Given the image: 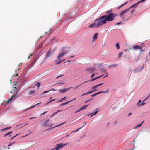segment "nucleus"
<instances>
[{
  "label": "nucleus",
  "instance_id": "obj_1",
  "mask_svg": "<svg viewBox=\"0 0 150 150\" xmlns=\"http://www.w3.org/2000/svg\"><path fill=\"white\" fill-rule=\"evenodd\" d=\"M116 14L114 13H110L108 15L103 16L99 19L95 20L94 23L91 24L89 28H92L95 26L98 28L106 23L107 22L110 21L114 20Z\"/></svg>",
  "mask_w": 150,
  "mask_h": 150
},
{
  "label": "nucleus",
  "instance_id": "obj_2",
  "mask_svg": "<svg viewBox=\"0 0 150 150\" xmlns=\"http://www.w3.org/2000/svg\"><path fill=\"white\" fill-rule=\"evenodd\" d=\"M129 8L126 9L123 11L122 12L120 13V17L122 19H124L127 17V13L129 11Z\"/></svg>",
  "mask_w": 150,
  "mask_h": 150
},
{
  "label": "nucleus",
  "instance_id": "obj_3",
  "mask_svg": "<svg viewBox=\"0 0 150 150\" xmlns=\"http://www.w3.org/2000/svg\"><path fill=\"white\" fill-rule=\"evenodd\" d=\"M68 143H65L63 144L62 143L58 144L55 146V148H53L54 150H59V149L63 148L64 146L67 145Z\"/></svg>",
  "mask_w": 150,
  "mask_h": 150
},
{
  "label": "nucleus",
  "instance_id": "obj_4",
  "mask_svg": "<svg viewBox=\"0 0 150 150\" xmlns=\"http://www.w3.org/2000/svg\"><path fill=\"white\" fill-rule=\"evenodd\" d=\"M71 87L67 88L62 89H60L59 90V93H63L66 92L67 91L71 89Z\"/></svg>",
  "mask_w": 150,
  "mask_h": 150
},
{
  "label": "nucleus",
  "instance_id": "obj_5",
  "mask_svg": "<svg viewBox=\"0 0 150 150\" xmlns=\"http://www.w3.org/2000/svg\"><path fill=\"white\" fill-rule=\"evenodd\" d=\"M53 52V51L52 50H48L47 53L45 57V59H47L49 57H50L51 55L52 54Z\"/></svg>",
  "mask_w": 150,
  "mask_h": 150
},
{
  "label": "nucleus",
  "instance_id": "obj_6",
  "mask_svg": "<svg viewBox=\"0 0 150 150\" xmlns=\"http://www.w3.org/2000/svg\"><path fill=\"white\" fill-rule=\"evenodd\" d=\"M49 121V119H47L46 120H45L43 121V124L42 125V126H49L52 125V124L48 125V122Z\"/></svg>",
  "mask_w": 150,
  "mask_h": 150
},
{
  "label": "nucleus",
  "instance_id": "obj_7",
  "mask_svg": "<svg viewBox=\"0 0 150 150\" xmlns=\"http://www.w3.org/2000/svg\"><path fill=\"white\" fill-rule=\"evenodd\" d=\"M67 52H64L62 53L59 54L57 57V59H60L61 57L64 56V55L67 54Z\"/></svg>",
  "mask_w": 150,
  "mask_h": 150
},
{
  "label": "nucleus",
  "instance_id": "obj_8",
  "mask_svg": "<svg viewBox=\"0 0 150 150\" xmlns=\"http://www.w3.org/2000/svg\"><path fill=\"white\" fill-rule=\"evenodd\" d=\"M142 47L139 46V45H136L133 47V48L134 49H139L140 50V51L141 52H142L144 50L142 49Z\"/></svg>",
  "mask_w": 150,
  "mask_h": 150
},
{
  "label": "nucleus",
  "instance_id": "obj_9",
  "mask_svg": "<svg viewBox=\"0 0 150 150\" xmlns=\"http://www.w3.org/2000/svg\"><path fill=\"white\" fill-rule=\"evenodd\" d=\"M103 76V75H101V76H98V77H97L94 78H93L91 80H89V81H85L84 82H83L82 83V84H84V83H85L87 82L88 81H95V80L97 79L102 77Z\"/></svg>",
  "mask_w": 150,
  "mask_h": 150
},
{
  "label": "nucleus",
  "instance_id": "obj_10",
  "mask_svg": "<svg viewBox=\"0 0 150 150\" xmlns=\"http://www.w3.org/2000/svg\"><path fill=\"white\" fill-rule=\"evenodd\" d=\"M95 69V68L93 67H90V68H88L86 69V71H89L90 72H93L94 71V70Z\"/></svg>",
  "mask_w": 150,
  "mask_h": 150
},
{
  "label": "nucleus",
  "instance_id": "obj_11",
  "mask_svg": "<svg viewBox=\"0 0 150 150\" xmlns=\"http://www.w3.org/2000/svg\"><path fill=\"white\" fill-rule=\"evenodd\" d=\"M75 99H76V98H75L73 100H70V101L67 102H65V103H62L61 104V105H60L61 106H63V105H65L69 103L70 102H72L73 101L75 100Z\"/></svg>",
  "mask_w": 150,
  "mask_h": 150
},
{
  "label": "nucleus",
  "instance_id": "obj_12",
  "mask_svg": "<svg viewBox=\"0 0 150 150\" xmlns=\"http://www.w3.org/2000/svg\"><path fill=\"white\" fill-rule=\"evenodd\" d=\"M103 83H100V84H98V85H96L94 86H93L92 88V89H94V90H96V89H95V88H96L97 87H98V86H100L102 85Z\"/></svg>",
  "mask_w": 150,
  "mask_h": 150
},
{
  "label": "nucleus",
  "instance_id": "obj_13",
  "mask_svg": "<svg viewBox=\"0 0 150 150\" xmlns=\"http://www.w3.org/2000/svg\"><path fill=\"white\" fill-rule=\"evenodd\" d=\"M98 34L96 33L94 35L93 37V41H95L97 38Z\"/></svg>",
  "mask_w": 150,
  "mask_h": 150
},
{
  "label": "nucleus",
  "instance_id": "obj_14",
  "mask_svg": "<svg viewBox=\"0 0 150 150\" xmlns=\"http://www.w3.org/2000/svg\"><path fill=\"white\" fill-rule=\"evenodd\" d=\"M96 90H93V91H89L88 92H87L84 93L83 94H82L81 95V96H83L85 95H87V94H90V93H92L93 92H94V91H96Z\"/></svg>",
  "mask_w": 150,
  "mask_h": 150
},
{
  "label": "nucleus",
  "instance_id": "obj_15",
  "mask_svg": "<svg viewBox=\"0 0 150 150\" xmlns=\"http://www.w3.org/2000/svg\"><path fill=\"white\" fill-rule=\"evenodd\" d=\"M143 122H144V121H143L142 123H140V124H139L138 125H137L135 127H134V129H136V128H139V127H140L141 126V125H142V124L143 123Z\"/></svg>",
  "mask_w": 150,
  "mask_h": 150
},
{
  "label": "nucleus",
  "instance_id": "obj_16",
  "mask_svg": "<svg viewBox=\"0 0 150 150\" xmlns=\"http://www.w3.org/2000/svg\"><path fill=\"white\" fill-rule=\"evenodd\" d=\"M139 3L138 2H137V3L133 5H132L129 8H129V10H130V9L134 7L135 6H136Z\"/></svg>",
  "mask_w": 150,
  "mask_h": 150
},
{
  "label": "nucleus",
  "instance_id": "obj_17",
  "mask_svg": "<svg viewBox=\"0 0 150 150\" xmlns=\"http://www.w3.org/2000/svg\"><path fill=\"white\" fill-rule=\"evenodd\" d=\"M89 105H86L83 107H81L80 109L81 110H83L85 109Z\"/></svg>",
  "mask_w": 150,
  "mask_h": 150
},
{
  "label": "nucleus",
  "instance_id": "obj_18",
  "mask_svg": "<svg viewBox=\"0 0 150 150\" xmlns=\"http://www.w3.org/2000/svg\"><path fill=\"white\" fill-rule=\"evenodd\" d=\"M35 92V90L30 91L29 92V94L30 95H31L33 94H34Z\"/></svg>",
  "mask_w": 150,
  "mask_h": 150
},
{
  "label": "nucleus",
  "instance_id": "obj_19",
  "mask_svg": "<svg viewBox=\"0 0 150 150\" xmlns=\"http://www.w3.org/2000/svg\"><path fill=\"white\" fill-rule=\"evenodd\" d=\"M98 111H96V112H93L91 114L92 115L91 116V117H92V116L93 115H95L96 114L97 112H98ZM91 115V114H88L87 115L89 116V115Z\"/></svg>",
  "mask_w": 150,
  "mask_h": 150
},
{
  "label": "nucleus",
  "instance_id": "obj_20",
  "mask_svg": "<svg viewBox=\"0 0 150 150\" xmlns=\"http://www.w3.org/2000/svg\"><path fill=\"white\" fill-rule=\"evenodd\" d=\"M16 96L15 95H13L11 98H9L8 100L9 101H10L14 98Z\"/></svg>",
  "mask_w": 150,
  "mask_h": 150
},
{
  "label": "nucleus",
  "instance_id": "obj_21",
  "mask_svg": "<svg viewBox=\"0 0 150 150\" xmlns=\"http://www.w3.org/2000/svg\"><path fill=\"white\" fill-rule=\"evenodd\" d=\"M16 96L15 95H13L11 98H9L8 100L9 101H10L14 98Z\"/></svg>",
  "mask_w": 150,
  "mask_h": 150
},
{
  "label": "nucleus",
  "instance_id": "obj_22",
  "mask_svg": "<svg viewBox=\"0 0 150 150\" xmlns=\"http://www.w3.org/2000/svg\"><path fill=\"white\" fill-rule=\"evenodd\" d=\"M84 126V125H83L81 127L76 129V130H75V131H72L71 132V133H73V132H76L78 131L79 129H80L82 127H83Z\"/></svg>",
  "mask_w": 150,
  "mask_h": 150
},
{
  "label": "nucleus",
  "instance_id": "obj_23",
  "mask_svg": "<svg viewBox=\"0 0 150 150\" xmlns=\"http://www.w3.org/2000/svg\"><path fill=\"white\" fill-rule=\"evenodd\" d=\"M16 143V142H12L11 143H10L8 144V146H10L11 145H12L13 144H14V143Z\"/></svg>",
  "mask_w": 150,
  "mask_h": 150
},
{
  "label": "nucleus",
  "instance_id": "obj_24",
  "mask_svg": "<svg viewBox=\"0 0 150 150\" xmlns=\"http://www.w3.org/2000/svg\"><path fill=\"white\" fill-rule=\"evenodd\" d=\"M134 9H133L130 11L129 13H130L132 14V15H133V13L134 12Z\"/></svg>",
  "mask_w": 150,
  "mask_h": 150
},
{
  "label": "nucleus",
  "instance_id": "obj_25",
  "mask_svg": "<svg viewBox=\"0 0 150 150\" xmlns=\"http://www.w3.org/2000/svg\"><path fill=\"white\" fill-rule=\"evenodd\" d=\"M123 53V52H120L119 53V54H118L119 58L120 57L122 56V55Z\"/></svg>",
  "mask_w": 150,
  "mask_h": 150
},
{
  "label": "nucleus",
  "instance_id": "obj_26",
  "mask_svg": "<svg viewBox=\"0 0 150 150\" xmlns=\"http://www.w3.org/2000/svg\"><path fill=\"white\" fill-rule=\"evenodd\" d=\"M65 60V59H63V60H60V61H59L57 63H56V64H59L60 63H61L62 62L64 61V60Z\"/></svg>",
  "mask_w": 150,
  "mask_h": 150
},
{
  "label": "nucleus",
  "instance_id": "obj_27",
  "mask_svg": "<svg viewBox=\"0 0 150 150\" xmlns=\"http://www.w3.org/2000/svg\"><path fill=\"white\" fill-rule=\"evenodd\" d=\"M11 128V127H6V128H5L4 129H3V130H4V131L6 130H8V129H10Z\"/></svg>",
  "mask_w": 150,
  "mask_h": 150
},
{
  "label": "nucleus",
  "instance_id": "obj_28",
  "mask_svg": "<svg viewBox=\"0 0 150 150\" xmlns=\"http://www.w3.org/2000/svg\"><path fill=\"white\" fill-rule=\"evenodd\" d=\"M116 47L117 49H119L120 48V46L119 43H117L116 44Z\"/></svg>",
  "mask_w": 150,
  "mask_h": 150
},
{
  "label": "nucleus",
  "instance_id": "obj_29",
  "mask_svg": "<svg viewBox=\"0 0 150 150\" xmlns=\"http://www.w3.org/2000/svg\"><path fill=\"white\" fill-rule=\"evenodd\" d=\"M36 85L38 87V88L40 85V83L38 82L37 83Z\"/></svg>",
  "mask_w": 150,
  "mask_h": 150
},
{
  "label": "nucleus",
  "instance_id": "obj_30",
  "mask_svg": "<svg viewBox=\"0 0 150 150\" xmlns=\"http://www.w3.org/2000/svg\"><path fill=\"white\" fill-rule=\"evenodd\" d=\"M67 98L66 97H64V98H62L61 100H60L59 102H61L63 100H64V99H66Z\"/></svg>",
  "mask_w": 150,
  "mask_h": 150
},
{
  "label": "nucleus",
  "instance_id": "obj_31",
  "mask_svg": "<svg viewBox=\"0 0 150 150\" xmlns=\"http://www.w3.org/2000/svg\"><path fill=\"white\" fill-rule=\"evenodd\" d=\"M111 65H112V67H116L118 65V64H112Z\"/></svg>",
  "mask_w": 150,
  "mask_h": 150
},
{
  "label": "nucleus",
  "instance_id": "obj_32",
  "mask_svg": "<svg viewBox=\"0 0 150 150\" xmlns=\"http://www.w3.org/2000/svg\"><path fill=\"white\" fill-rule=\"evenodd\" d=\"M12 131H11V132H8V133H7L5 135V136H7L10 134H11V133H12Z\"/></svg>",
  "mask_w": 150,
  "mask_h": 150
},
{
  "label": "nucleus",
  "instance_id": "obj_33",
  "mask_svg": "<svg viewBox=\"0 0 150 150\" xmlns=\"http://www.w3.org/2000/svg\"><path fill=\"white\" fill-rule=\"evenodd\" d=\"M127 2H126L124 4H122L119 8H121V7L123 6H124L126 4H127Z\"/></svg>",
  "mask_w": 150,
  "mask_h": 150
},
{
  "label": "nucleus",
  "instance_id": "obj_34",
  "mask_svg": "<svg viewBox=\"0 0 150 150\" xmlns=\"http://www.w3.org/2000/svg\"><path fill=\"white\" fill-rule=\"evenodd\" d=\"M64 123H65V122H63V123H61V124H59V125H57V126H55V127H53V128H54L55 127H58V126H59V125H62V124H64Z\"/></svg>",
  "mask_w": 150,
  "mask_h": 150
},
{
  "label": "nucleus",
  "instance_id": "obj_35",
  "mask_svg": "<svg viewBox=\"0 0 150 150\" xmlns=\"http://www.w3.org/2000/svg\"><path fill=\"white\" fill-rule=\"evenodd\" d=\"M103 91H99V92H98L96 93V95H97L98 94H100L101 93H103Z\"/></svg>",
  "mask_w": 150,
  "mask_h": 150
},
{
  "label": "nucleus",
  "instance_id": "obj_36",
  "mask_svg": "<svg viewBox=\"0 0 150 150\" xmlns=\"http://www.w3.org/2000/svg\"><path fill=\"white\" fill-rule=\"evenodd\" d=\"M143 101L142 102V103L139 104V106H142V105H144L145 104V103H143Z\"/></svg>",
  "mask_w": 150,
  "mask_h": 150
},
{
  "label": "nucleus",
  "instance_id": "obj_37",
  "mask_svg": "<svg viewBox=\"0 0 150 150\" xmlns=\"http://www.w3.org/2000/svg\"><path fill=\"white\" fill-rule=\"evenodd\" d=\"M62 111V110H58L56 112L54 113L53 114V115H54L56 114L57 113L60 112Z\"/></svg>",
  "mask_w": 150,
  "mask_h": 150
},
{
  "label": "nucleus",
  "instance_id": "obj_38",
  "mask_svg": "<svg viewBox=\"0 0 150 150\" xmlns=\"http://www.w3.org/2000/svg\"><path fill=\"white\" fill-rule=\"evenodd\" d=\"M112 11V10H110L109 11H106V13L108 14V13H109L111 12Z\"/></svg>",
  "mask_w": 150,
  "mask_h": 150
},
{
  "label": "nucleus",
  "instance_id": "obj_39",
  "mask_svg": "<svg viewBox=\"0 0 150 150\" xmlns=\"http://www.w3.org/2000/svg\"><path fill=\"white\" fill-rule=\"evenodd\" d=\"M49 91H50V90H48V91H45L43 93V94L45 93H47Z\"/></svg>",
  "mask_w": 150,
  "mask_h": 150
},
{
  "label": "nucleus",
  "instance_id": "obj_40",
  "mask_svg": "<svg viewBox=\"0 0 150 150\" xmlns=\"http://www.w3.org/2000/svg\"><path fill=\"white\" fill-rule=\"evenodd\" d=\"M150 96V94L149 95V96L146 97L144 100L143 102L145 101L148 98V97Z\"/></svg>",
  "mask_w": 150,
  "mask_h": 150
},
{
  "label": "nucleus",
  "instance_id": "obj_41",
  "mask_svg": "<svg viewBox=\"0 0 150 150\" xmlns=\"http://www.w3.org/2000/svg\"><path fill=\"white\" fill-rule=\"evenodd\" d=\"M47 111H45V112H44L43 113L41 114V115H43L45 114L46 113H47Z\"/></svg>",
  "mask_w": 150,
  "mask_h": 150
},
{
  "label": "nucleus",
  "instance_id": "obj_42",
  "mask_svg": "<svg viewBox=\"0 0 150 150\" xmlns=\"http://www.w3.org/2000/svg\"><path fill=\"white\" fill-rule=\"evenodd\" d=\"M35 106H36V105H33V106H31V107H30L29 109H31V108H34V107H35Z\"/></svg>",
  "mask_w": 150,
  "mask_h": 150
},
{
  "label": "nucleus",
  "instance_id": "obj_43",
  "mask_svg": "<svg viewBox=\"0 0 150 150\" xmlns=\"http://www.w3.org/2000/svg\"><path fill=\"white\" fill-rule=\"evenodd\" d=\"M145 0H141L138 2H139V3L140 2H142L144 1Z\"/></svg>",
  "mask_w": 150,
  "mask_h": 150
},
{
  "label": "nucleus",
  "instance_id": "obj_44",
  "mask_svg": "<svg viewBox=\"0 0 150 150\" xmlns=\"http://www.w3.org/2000/svg\"><path fill=\"white\" fill-rule=\"evenodd\" d=\"M64 76V75H63V74L59 76H58V77H57V78H58L59 77L63 76Z\"/></svg>",
  "mask_w": 150,
  "mask_h": 150
},
{
  "label": "nucleus",
  "instance_id": "obj_45",
  "mask_svg": "<svg viewBox=\"0 0 150 150\" xmlns=\"http://www.w3.org/2000/svg\"><path fill=\"white\" fill-rule=\"evenodd\" d=\"M80 110H80V109H78V110H77L76 112L75 113H77L79 112Z\"/></svg>",
  "mask_w": 150,
  "mask_h": 150
},
{
  "label": "nucleus",
  "instance_id": "obj_46",
  "mask_svg": "<svg viewBox=\"0 0 150 150\" xmlns=\"http://www.w3.org/2000/svg\"><path fill=\"white\" fill-rule=\"evenodd\" d=\"M122 22H118V23H116V24L117 25H119V24H122Z\"/></svg>",
  "mask_w": 150,
  "mask_h": 150
},
{
  "label": "nucleus",
  "instance_id": "obj_47",
  "mask_svg": "<svg viewBox=\"0 0 150 150\" xmlns=\"http://www.w3.org/2000/svg\"><path fill=\"white\" fill-rule=\"evenodd\" d=\"M141 102V100H139L138 102V103H137V105H138V106H139V103H140V102Z\"/></svg>",
  "mask_w": 150,
  "mask_h": 150
},
{
  "label": "nucleus",
  "instance_id": "obj_48",
  "mask_svg": "<svg viewBox=\"0 0 150 150\" xmlns=\"http://www.w3.org/2000/svg\"><path fill=\"white\" fill-rule=\"evenodd\" d=\"M18 134H17L16 135H15V136H14V137H12L11 138V140H12L13 139V138H14L15 137H16V136Z\"/></svg>",
  "mask_w": 150,
  "mask_h": 150
},
{
  "label": "nucleus",
  "instance_id": "obj_49",
  "mask_svg": "<svg viewBox=\"0 0 150 150\" xmlns=\"http://www.w3.org/2000/svg\"><path fill=\"white\" fill-rule=\"evenodd\" d=\"M108 90L107 89L105 91H103V93H108Z\"/></svg>",
  "mask_w": 150,
  "mask_h": 150
},
{
  "label": "nucleus",
  "instance_id": "obj_50",
  "mask_svg": "<svg viewBox=\"0 0 150 150\" xmlns=\"http://www.w3.org/2000/svg\"><path fill=\"white\" fill-rule=\"evenodd\" d=\"M55 100H55V99H53L52 100H50V102H52V101H55Z\"/></svg>",
  "mask_w": 150,
  "mask_h": 150
},
{
  "label": "nucleus",
  "instance_id": "obj_51",
  "mask_svg": "<svg viewBox=\"0 0 150 150\" xmlns=\"http://www.w3.org/2000/svg\"><path fill=\"white\" fill-rule=\"evenodd\" d=\"M95 74H92V75H91V78H92L95 75Z\"/></svg>",
  "mask_w": 150,
  "mask_h": 150
},
{
  "label": "nucleus",
  "instance_id": "obj_52",
  "mask_svg": "<svg viewBox=\"0 0 150 150\" xmlns=\"http://www.w3.org/2000/svg\"><path fill=\"white\" fill-rule=\"evenodd\" d=\"M96 93H95V94H93V95H91V96H92V97H93V96H96Z\"/></svg>",
  "mask_w": 150,
  "mask_h": 150
},
{
  "label": "nucleus",
  "instance_id": "obj_53",
  "mask_svg": "<svg viewBox=\"0 0 150 150\" xmlns=\"http://www.w3.org/2000/svg\"><path fill=\"white\" fill-rule=\"evenodd\" d=\"M9 102L10 101H9V100H7V101H6V103H9Z\"/></svg>",
  "mask_w": 150,
  "mask_h": 150
},
{
  "label": "nucleus",
  "instance_id": "obj_54",
  "mask_svg": "<svg viewBox=\"0 0 150 150\" xmlns=\"http://www.w3.org/2000/svg\"><path fill=\"white\" fill-rule=\"evenodd\" d=\"M32 54H31L29 56H28V58L29 59L30 56H32Z\"/></svg>",
  "mask_w": 150,
  "mask_h": 150
},
{
  "label": "nucleus",
  "instance_id": "obj_55",
  "mask_svg": "<svg viewBox=\"0 0 150 150\" xmlns=\"http://www.w3.org/2000/svg\"><path fill=\"white\" fill-rule=\"evenodd\" d=\"M132 114V113H130L128 115V116H129L130 115H131Z\"/></svg>",
  "mask_w": 150,
  "mask_h": 150
},
{
  "label": "nucleus",
  "instance_id": "obj_56",
  "mask_svg": "<svg viewBox=\"0 0 150 150\" xmlns=\"http://www.w3.org/2000/svg\"><path fill=\"white\" fill-rule=\"evenodd\" d=\"M56 90L53 88H52V89L50 90V91H55Z\"/></svg>",
  "mask_w": 150,
  "mask_h": 150
},
{
  "label": "nucleus",
  "instance_id": "obj_57",
  "mask_svg": "<svg viewBox=\"0 0 150 150\" xmlns=\"http://www.w3.org/2000/svg\"><path fill=\"white\" fill-rule=\"evenodd\" d=\"M41 103V102H40V103H37V104H36L35 105L36 106L37 105H38L39 104H40Z\"/></svg>",
  "mask_w": 150,
  "mask_h": 150
},
{
  "label": "nucleus",
  "instance_id": "obj_58",
  "mask_svg": "<svg viewBox=\"0 0 150 150\" xmlns=\"http://www.w3.org/2000/svg\"><path fill=\"white\" fill-rule=\"evenodd\" d=\"M36 117H32V118H30L29 119L30 120H31V119H32L33 118H36Z\"/></svg>",
  "mask_w": 150,
  "mask_h": 150
},
{
  "label": "nucleus",
  "instance_id": "obj_59",
  "mask_svg": "<svg viewBox=\"0 0 150 150\" xmlns=\"http://www.w3.org/2000/svg\"><path fill=\"white\" fill-rule=\"evenodd\" d=\"M112 67L111 65H109L108 66V68Z\"/></svg>",
  "mask_w": 150,
  "mask_h": 150
},
{
  "label": "nucleus",
  "instance_id": "obj_60",
  "mask_svg": "<svg viewBox=\"0 0 150 150\" xmlns=\"http://www.w3.org/2000/svg\"><path fill=\"white\" fill-rule=\"evenodd\" d=\"M17 89V88L16 87H15L14 88V90H16Z\"/></svg>",
  "mask_w": 150,
  "mask_h": 150
},
{
  "label": "nucleus",
  "instance_id": "obj_61",
  "mask_svg": "<svg viewBox=\"0 0 150 150\" xmlns=\"http://www.w3.org/2000/svg\"><path fill=\"white\" fill-rule=\"evenodd\" d=\"M81 84H80L79 85H78V86H76L75 88H76L78 87H79Z\"/></svg>",
  "mask_w": 150,
  "mask_h": 150
},
{
  "label": "nucleus",
  "instance_id": "obj_62",
  "mask_svg": "<svg viewBox=\"0 0 150 150\" xmlns=\"http://www.w3.org/2000/svg\"><path fill=\"white\" fill-rule=\"evenodd\" d=\"M89 101H90V100H87V101H86L85 103H87V102H89Z\"/></svg>",
  "mask_w": 150,
  "mask_h": 150
},
{
  "label": "nucleus",
  "instance_id": "obj_63",
  "mask_svg": "<svg viewBox=\"0 0 150 150\" xmlns=\"http://www.w3.org/2000/svg\"><path fill=\"white\" fill-rule=\"evenodd\" d=\"M51 102H50V101L49 102H48L46 104H48L50 103H51Z\"/></svg>",
  "mask_w": 150,
  "mask_h": 150
},
{
  "label": "nucleus",
  "instance_id": "obj_64",
  "mask_svg": "<svg viewBox=\"0 0 150 150\" xmlns=\"http://www.w3.org/2000/svg\"><path fill=\"white\" fill-rule=\"evenodd\" d=\"M102 71H103V72H105V71L104 69H103V70H102Z\"/></svg>",
  "mask_w": 150,
  "mask_h": 150
}]
</instances>
